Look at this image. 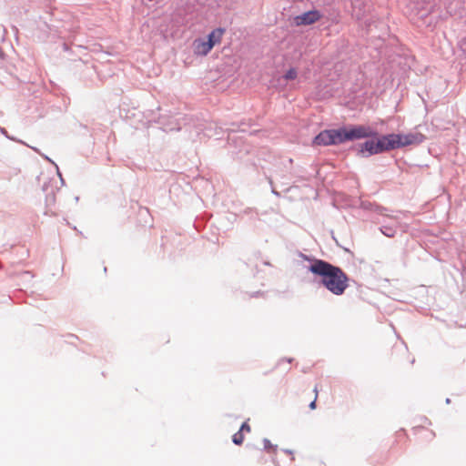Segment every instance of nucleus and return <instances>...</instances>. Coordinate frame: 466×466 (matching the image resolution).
<instances>
[{
	"mask_svg": "<svg viewBox=\"0 0 466 466\" xmlns=\"http://www.w3.org/2000/svg\"><path fill=\"white\" fill-rule=\"evenodd\" d=\"M360 208L363 209L374 211L379 215H384V212L387 210L385 208L374 205L369 201H361Z\"/></svg>",
	"mask_w": 466,
	"mask_h": 466,
	"instance_id": "10",
	"label": "nucleus"
},
{
	"mask_svg": "<svg viewBox=\"0 0 466 466\" xmlns=\"http://www.w3.org/2000/svg\"><path fill=\"white\" fill-rule=\"evenodd\" d=\"M297 71L295 68H289L284 75L286 80H293L297 77Z\"/></svg>",
	"mask_w": 466,
	"mask_h": 466,
	"instance_id": "13",
	"label": "nucleus"
},
{
	"mask_svg": "<svg viewBox=\"0 0 466 466\" xmlns=\"http://www.w3.org/2000/svg\"><path fill=\"white\" fill-rule=\"evenodd\" d=\"M381 216L384 218L379 221V223L381 224L380 228V232L388 238H393L400 225L399 219L397 218V217L389 216L385 212L384 215Z\"/></svg>",
	"mask_w": 466,
	"mask_h": 466,
	"instance_id": "5",
	"label": "nucleus"
},
{
	"mask_svg": "<svg viewBox=\"0 0 466 466\" xmlns=\"http://www.w3.org/2000/svg\"><path fill=\"white\" fill-rule=\"evenodd\" d=\"M389 135V146L392 149H397L402 147L420 144L425 140V136L421 133H409L407 135L400 134H388Z\"/></svg>",
	"mask_w": 466,
	"mask_h": 466,
	"instance_id": "4",
	"label": "nucleus"
},
{
	"mask_svg": "<svg viewBox=\"0 0 466 466\" xmlns=\"http://www.w3.org/2000/svg\"><path fill=\"white\" fill-rule=\"evenodd\" d=\"M56 170H57V175H58V176H59V177H60V181H61L62 185H64V184H65V180H64V178L62 177V174L60 173L59 168H58V167H57V165H56Z\"/></svg>",
	"mask_w": 466,
	"mask_h": 466,
	"instance_id": "18",
	"label": "nucleus"
},
{
	"mask_svg": "<svg viewBox=\"0 0 466 466\" xmlns=\"http://www.w3.org/2000/svg\"><path fill=\"white\" fill-rule=\"evenodd\" d=\"M272 193L276 196H279V193L277 190H275L274 188H272Z\"/></svg>",
	"mask_w": 466,
	"mask_h": 466,
	"instance_id": "23",
	"label": "nucleus"
},
{
	"mask_svg": "<svg viewBox=\"0 0 466 466\" xmlns=\"http://www.w3.org/2000/svg\"><path fill=\"white\" fill-rule=\"evenodd\" d=\"M309 408H310L311 410H313V409H315V408H316V400H313V401H311V402L309 403Z\"/></svg>",
	"mask_w": 466,
	"mask_h": 466,
	"instance_id": "19",
	"label": "nucleus"
},
{
	"mask_svg": "<svg viewBox=\"0 0 466 466\" xmlns=\"http://www.w3.org/2000/svg\"><path fill=\"white\" fill-rule=\"evenodd\" d=\"M331 129L320 131L312 140L313 146L328 147L333 146Z\"/></svg>",
	"mask_w": 466,
	"mask_h": 466,
	"instance_id": "7",
	"label": "nucleus"
},
{
	"mask_svg": "<svg viewBox=\"0 0 466 466\" xmlns=\"http://www.w3.org/2000/svg\"><path fill=\"white\" fill-rule=\"evenodd\" d=\"M224 33H225V29L222 27H218V28L212 30L208 35L207 43L211 44L212 47H213L216 44H218L221 41V38H222V35Z\"/></svg>",
	"mask_w": 466,
	"mask_h": 466,
	"instance_id": "9",
	"label": "nucleus"
},
{
	"mask_svg": "<svg viewBox=\"0 0 466 466\" xmlns=\"http://www.w3.org/2000/svg\"><path fill=\"white\" fill-rule=\"evenodd\" d=\"M285 360H286L287 362H289V363H291V362H292V360H293V359H286Z\"/></svg>",
	"mask_w": 466,
	"mask_h": 466,
	"instance_id": "24",
	"label": "nucleus"
},
{
	"mask_svg": "<svg viewBox=\"0 0 466 466\" xmlns=\"http://www.w3.org/2000/svg\"><path fill=\"white\" fill-rule=\"evenodd\" d=\"M333 146L362 138L377 137L378 131L366 125H349L331 129Z\"/></svg>",
	"mask_w": 466,
	"mask_h": 466,
	"instance_id": "2",
	"label": "nucleus"
},
{
	"mask_svg": "<svg viewBox=\"0 0 466 466\" xmlns=\"http://www.w3.org/2000/svg\"><path fill=\"white\" fill-rule=\"evenodd\" d=\"M212 48V45L202 38H197L193 42V50L197 55L207 56Z\"/></svg>",
	"mask_w": 466,
	"mask_h": 466,
	"instance_id": "8",
	"label": "nucleus"
},
{
	"mask_svg": "<svg viewBox=\"0 0 466 466\" xmlns=\"http://www.w3.org/2000/svg\"><path fill=\"white\" fill-rule=\"evenodd\" d=\"M263 444H264V450L270 452V451H273L275 452L277 451V445H273L269 440L268 439H264L263 440Z\"/></svg>",
	"mask_w": 466,
	"mask_h": 466,
	"instance_id": "12",
	"label": "nucleus"
},
{
	"mask_svg": "<svg viewBox=\"0 0 466 466\" xmlns=\"http://www.w3.org/2000/svg\"><path fill=\"white\" fill-rule=\"evenodd\" d=\"M43 157H44V158H45V159H46L48 162H50V163L54 164L55 166L56 165V164H55V163H54V161H53L51 158H49L47 156H44V155H43Z\"/></svg>",
	"mask_w": 466,
	"mask_h": 466,
	"instance_id": "20",
	"label": "nucleus"
},
{
	"mask_svg": "<svg viewBox=\"0 0 466 466\" xmlns=\"http://www.w3.org/2000/svg\"><path fill=\"white\" fill-rule=\"evenodd\" d=\"M308 270L319 278L318 283L335 296H341L349 288V277L339 267L324 259H313Z\"/></svg>",
	"mask_w": 466,
	"mask_h": 466,
	"instance_id": "1",
	"label": "nucleus"
},
{
	"mask_svg": "<svg viewBox=\"0 0 466 466\" xmlns=\"http://www.w3.org/2000/svg\"><path fill=\"white\" fill-rule=\"evenodd\" d=\"M320 13L317 10H311L296 16V24L298 25H309L317 22L320 18Z\"/></svg>",
	"mask_w": 466,
	"mask_h": 466,
	"instance_id": "6",
	"label": "nucleus"
},
{
	"mask_svg": "<svg viewBox=\"0 0 466 466\" xmlns=\"http://www.w3.org/2000/svg\"><path fill=\"white\" fill-rule=\"evenodd\" d=\"M46 215H48L49 214V210L47 209L46 212H45Z\"/></svg>",
	"mask_w": 466,
	"mask_h": 466,
	"instance_id": "29",
	"label": "nucleus"
},
{
	"mask_svg": "<svg viewBox=\"0 0 466 466\" xmlns=\"http://www.w3.org/2000/svg\"><path fill=\"white\" fill-rule=\"evenodd\" d=\"M389 135H382L377 140L370 139L364 143L359 144L357 154L361 157H369L373 155L380 154L391 150L389 144Z\"/></svg>",
	"mask_w": 466,
	"mask_h": 466,
	"instance_id": "3",
	"label": "nucleus"
},
{
	"mask_svg": "<svg viewBox=\"0 0 466 466\" xmlns=\"http://www.w3.org/2000/svg\"><path fill=\"white\" fill-rule=\"evenodd\" d=\"M286 451L287 453H289V454H291V453H292V452H291V451H289V450H287V451Z\"/></svg>",
	"mask_w": 466,
	"mask_h": 466,
	"instance_id": "26",
	"label": "nucleus"
},
{
	"mask_svg": "<svg viewBox=\"0 0 466 466\" xmlns=\"http://www.w3.org/2000/svg\"><path fill=\"white\" fill-rule=\"evenodd\" d=\"M461 48H466V37L461 41Z\"/></svg>",
	"mask_w": 466,
	"mask_h": 466,
	"instance_id": "22",
	"label": "nucleus"
},
{
	"mask_svg": "<svg viewBox=\"0 0 466 466\" xmlns=\"http://www.w3.org/2000/svg\"><path fill=\"white\" fill-rule=\"evenodd\" d=\"M35 152H38V149L35 147H32Z\"/></svg>",
	"mask_w": 466,
	"mask_h": 466,
	"instance_id": "27",
	"label": "nucleus"
},
{
	"mask_svg": "<svg viewBox=\"0 0 466 466\" xmlns=\"http://www.w3.org/2000/svg\"><path fill=\"white\" fill-rule=\"evenodd\" d=\"M243 441H244V435L241 431H238L236 432L233 436H232V441L234 444L236 445H240L243 443Z\"/></svg>",
	"mask_w": 466,
	"mask_h": 466,
	"instance_id": "11",
	"label": "nucleus"
},
{
	"mask_svg": "<svg viewBox=\"0 0 466 466\" xmlns=\"http://www.w3.org/2000/svg\"><path fill=\"white\" fill-rule=\"evenodd\" d=\"M43 157H44V158H45V159H46L48 162H50V163L54 164L55 166L56 165V164H55V163H54V161H53L51 158H49L47 156H44V155H43Z\"/></svg>",
	"mask_w": 466,
	"mask_h": 466,
	"instance_id": "21",
	"label": "nucleus"
},
{
	"mask_svg": "<svg viewBox=\"0 0 466 466\" xmlns=\"http://www.w3.org/2000/svg\"><path fill=\"white\" fill-rule=\"evenodd\" d=\"M43 189L46 190V185L43 186Z\"/></svg>",
	"mask_w": 466,
	"mask_h": 466,
	"instance_id": "28",
	"label": "nucleus"
},
{
	"mask_svg": "<svg viewBox=\"0 0 466 466\" xmlns=\"http://www.w3.org/2000/svg\"><path fill=\"white\" fill-rule=\"evenodd\" d=\"M243 433V431H250V427L247 421L243 422L240 426V429L238 430Z\"/></svg>",
	"mask_w": 466,
	"mask_h": 466,
	"instance_id": "16",
	"label": "nucleus"
},
{
	"mask_svg": "<svg viewBox=\"0 0 466 466\" xmlns=\"http://www.w3.org/2000/svg\"><path fill=\"white\" fill-rule=\"evenodd\" d=\"M55 200H56V197H55V193L54 192L46 194V203L48 205L51 204V203H54Z\"/></svg>",
	"mask_w": 466,
	"mask_h": 466,
	"instance_id": "15",
	"label": "nucleus"
},
{
	"mask_svg": "<svg viewBox=\"0 0 466 466\" xmlns=\"http://www.w3.org/2000/svg\"><path fill=\"white\" fill-rule=\"evenodd\" d=\"M299 256L301 258H303V259H305V260L309 261V262H310V264L312 263L313 259H317L316 258L309 257V256L305 255V254H303V253H301V252H299Z\"/></svg>",
	"mask_w": 466,
	"mask_h": 466,
	"instance_id": "17",
	"label": "nucleus"
},
{
	"mask_svg": "<svg viewBox=\"0 0 466 466\" xmlns=\"http://www.w3.org/2000/svg\"><path fill=\"white\" fill-rule=\"evenodd\" d=\"M445 402H446L447 404H449V403H451V400H450L449 398H447V399H446V400H445Z\"/></svg>",
	"mask_w": 466,
	"mask_h": 466,
	"instance_id": "25",
	"label": "nucleus"
},
{
	"mask_svg": "<svg viewBox=\"0 0 466 466\" xmlns=\"http://www.w3.org/2000/svg\"><path fill=\"white\" fill-rule=\"evenodd\" d=\"M0 133L2 135H4L6 138L10 139V140L16 141L18 143L25 145V143L23 142L22 140H18V139L15 138L14 137L9 136V134L7 133V131L4 127H0Z\"/></svg>",
	"mask_w": 466,
	"mask_h": 466,
	"instance_id": "14",
	"label": "nucleus"
}]
</instances>
